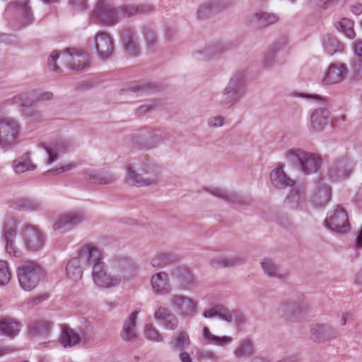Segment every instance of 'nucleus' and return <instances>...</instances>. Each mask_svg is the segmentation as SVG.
I'll return each instance as SVG.
<instances>
[{
	"label": "nucleus",
	"mask_w": 362,
	"mask_h": 362,
	"mask_svg": "<svg viewBox=\"0 0 362 362\" xmlns=\"http://www.w3.org/2000/svg\"><path fill=\"white\" fill-rule=\"evenodd\" d=\"M285 157L288 163L298 167L305 175L317 172L321 163L319 156L306 153L299 148L288 150Z\"/></svg>",
	"instance_id": "6"
},
{
	"label": "nucleus",
	"mask_w": 362,
	"mask_h": 362,
	"mask_svg": "<svg viewBox=\"0 0 362 362\" xmlns=\"http://www.w3.org/2000/svg\"><path fill=\"white\" fill-rule=\"evenodd\" d=\"M17 235V226L13 219L5 223L4 227V238L5 242H13Z\"/></svg>",
	"instance_id": "50"
},
{
	"label": "nucleus",
	"mask_w": 362,
	"mask_h": 362,
	"mask_svg": "<svg viewBox=\"0 0 362 362\" xmlns=\"http://www.w3.org/2000/svg\"><path fill=\"white\" fill-rule=\"evenodd\" d=\"M305 200V193L300 191L298 189L295 188L288 196L286 202L290 209H298L303 208Z\"/></svg>",
	"instance_id": "44"
},
{
	"label": "nucleus",
	"mask_w": 362,
	"mask_h": 362,
	"mask_svg": "<svg viewBox=\"0 0 362 362\" xmlns=\"http://www.w3.org/2000/svg\"><path fill=\"white\" fill-rule=\"evenodd\" d=\"M23 115L26 119L27 124L35 125L43 120V116L41 111L35 109H30L27 111H23Z\"/></svg>",
	"instance_id": "52"
},
{
	"label": "nucleus",
	"mask_w": 362,
	"mask_h": 362,
	"mask_svg": "<svg viewBox=\"0 0 362 362\" xmlns=\"http://www.w3.org/2000/svg\"><path fill=\"white\" fill-rule=\"evenodd\" d=\"M144 332L146 337L150 340L156 341H163V337L152 324H148L146 325Z\"/></svg>",
	"instance_id": "56"
},
{
	"label": "nucleus",
	"mask_w": 362,
	"mask_h": 362,
	"mask_svg": "<svg viewBox=\"0 0 362 362\" xmlns=\"http://www.w3.org/2000/svg\"><path fill=\"white\" fill-rule=\"evenodd\" d=\"M339 30L347 37L354 39L356 37V33L354 30V22L349 18H342L339 22Z\"/></svg>",
	"instance_id": "55"
},
{
	"label": "nucleus",
	"mask_w": 362,
	"mask_h": 362,
	"mask_svg": "<svg viewBox=\"0 0 362 362\" xmlns=\"http://www.w3.org/2000/svg\"><path fill=\"white\" fill-rule=\"evenodd\" d=\"M125 182L136 187L157 185L161 178L162 167L149 158H143L125 166Z\"/></svg>",
	"instance_id": "1"
},
{
	"label": "nucleus",
	"mask_w": 362,
	"mask_h": 362,
	"mask_svg": "<svg viewBox=\"0 0 362 362\" xmlns=\"http://www.w3.org/2000/svg\"><path fill=\"white\" fill-rule=\"evenodd\" d=\"M22 126L19 120L12 117H0V150L8 151L21 141Z\"/></svg>",
	"instance_id": "4"
},
{
	"label": "nucleus",
	"mask_w": 362,
	"mask_h": 362,
	"mask_svg": "<svg viewBox=\"0 0 362 362\" xmlns=\"http://www.w3.org/2000/svg\"><path fill=\"white\" fill-rule=\"evenodd\" d=\"M76 167V163H70L68 165L61 166L59 168H57L48 170L46 173V174H47V175H59L61 173L68 172V171L75 168Z\"/></svg>",
	"instance_id": "59"
},
{
	"label": "nucleus",
	"mask_w": 362,
	"mask_h": 362,
	"mask_svg": "<svg viewBox=\"0 0 362 362\" xmlns=\"http://www.w3.org/2000/svg\"><path fill=\"white\" fill-rule=\"evenodd\" d=\"M138 313L139 311L137 310L132 312L124 322L121 337L125 341H134L136 338V320Z\"/></svg>",
	"instance_id": "35"
},
{
	"label": "nucleus",
	"mask_w": 362,
	"mask_h": 362,
	"mask_svg": "<svg viewBox=\"0 0 362 362\" xmlns=\"http://www.w3.org/2000/svg\"><path fill=\"white\" fill-rule=\"evenodd\" d=\"M79 260L83 259L88 264L95 265L102 261V252L93 243H87L83 245L78 250Z\"/></svg>",
	"instance_id": "23"
},
{
	"label": "nucleus",
	"mask_w": 362,
	"mask_h": 362,
	"mask_svg": "<svg viewBox=\"0 0 362 362\" xmlns=\"http://www.w3.org/2000/svg\"><path fill=\"white\" fill-rule=\"evenodd\" d=\"M275 64V53L268 52L264 55L263 59V66L266 69H272Z\"/></svg>",
	"instance_id": "61"
},
{
	"label": "nucleus",
	"mask_w": 362,
	"mask_h": 362,
	"mask_svg": "<svg viewBox=\"0 0 362 362\" xmlns=\"http://www.w3.org/2000/svg\"><path fill=\"white\" fill-rule=\"evenodd\" d=\"M21 236L25 248L31 252L42 250L47 239L45 234L38 226L30 224L23 227Z\"/></svg>",
	"instance_id": "10"
},
{
	"label": "nucleus",
	"mask_w": 362,
	"mask_h": 362,
	"mask_svg": "<svg viewBox=\"0 0 362 362\" xmlns=\"http://www.w3.org/2000/svg\"><path fill=\"white\" fill-rule=\"evenodd\" d=\"M278 20V16L274 13L258 11L248 16L247 23L250 28L258 30L272 25Z\"/></svg>",
	"instance_id": "17"
},
{
	"label": "nucleus",
	"mask_w": 362,
	"mask_h": 362,
	"mask_svg": "<svg viewBox=\"0 0 362 362\" xmlns=\"http://www.w3.org/2000/svg\"><path fill=\"white\" fill-rule=\"evenodd\" d=\"M206 192L216 197L221 199H223L227 202L232 204H244L246 203L243 197L238 194L235 192H230L226 189L219 187H211L207 188Z\"/></svg>",
	"instance_id": "30"
},
{
	"label": "nucleus",
	"mask_w": 362,
	"mask_h": 362,
	"mask_svg": "<svg viewBox=\"0 0 362 362\" xmlns=\"http://www.w3.org/2000/svg\"><path fill=\"white\" fill-rule=\"evenodd\" d=\"M121 40L125 51L132 56L140 53V46L136 30L130 27L124 28L121 32Z\"/></svg>",
	"instance_id": "20"
},
{
	"label": "nucleus",
	"mask_w": 362,
	"mask_h": 362,
	"mask_svg": "<svg viewBox=\"0 0 362 362\" xmlns=\"http://www.w3.org/2000/svg\"><path fill=\"white\" fill-rule=\"evenodd\" d=\"M69 4L73 9L80 11L86 7L87 0H69Z\"/></svg>",
	"instance_id": "63"
},
{
	"label": "nucleus",
	"mask_w": 362,
	"mask_h": 362,
	"mask_svg": "<svg viewBox=\"0 0 362 362\" xmlns=\"http://www.w3.org/2000/svg\"><path fill=\"white\" fill-rule=\"evenodd\" d=\"M8 11L21 15L26 23L33 18L32 8L29 0H15L11 1L7 7Z\"/></svg>",
	"instance_id": "33"
},
{
	"label": "nucleus",
	"mask_w": 362,
	"mask_h": 362,
	"mask_svg": "<svg viewBox=\"0 0 362 362\" xmlns=\"http://www.w3.org/2000/svg\"><path fill=\"white\" fill-rule=\"evenodd\" d=\"M6 251L12 257H20L22 255L21 250L16 247L15 241L6 242Z\"/></svg>",
	"instance_id": "58"
},
{
	"label": "nucleus",
	"mask_w": 362,
	"mask_h": 362,
	"mask_svg": "<svg viewBox=\"0 0 362 362\" xmlns=\"http://www.w3.org/2000/svg\"><path fill=\"white\" fill-rule=\"evenodd\" d=\"M113 1L98 0L91 13L92 19L105 25H114L120 18H126V4L115 6Z\"/></svg>",
	"instance_id": "3"
},
{
	"label": "nucleus",
	"mask_w": 362,
	"mask_h": 362,
	"mask_svg": "<svg viewBox=\"0 0 362 362\" xmlns=\"http://www.w3.org/2000/svg\"><path fill=\"white\" fill-rule=\"evenodd\" d=\"M180 282L181 287L186 290L191 289L198 284V281L192 272L185 267H178L173 273Z\"/></svg>",
	"instance_id": "31"
},
{
	"label": "nucleus",
	"mask_w": 362,
	"mask_h": 362,
	"mask_svg": "<svg viewBox=\"0 0 362 362\" xmlns=\"http://www.w3.org/2000/svg\"><path fill=\"white\" fill-rule=\"evenodd\" d=\"M52 323L46 320L31 321L28 325V331L32 337H46L51 332Z\"/></svg>",
	"instance_id": "29"
},
{
	"label": "nucleus",
	"mask_w": 362,
	"mask_h": 362,
	"mask_svg": "<svg viewBox=\"0 0 362 362\" xmlns=\"http://www.w3.org/2000/svg\"><path fill=\"white\" fill-rule=\"evenodd\" d=\"M348 73L346 66L341 63H332L329 65L323 82L326 84H335L341 82Z\"/></svg>",
	"instance_id": "24"
},
{
	"label": "nucleus",
	"mask_w": 362,
	"mask_h": 362,
	"mask_svg": "<svg viewBox=\"0 0 362 362\" xmlns=\"http://www.w3.org/2000/svg\"><path fill=\"white\" fill-rule=\"evenodd\" d=\"M311 125L315 131H321L329 122V111L326 107L317 108L310 117Z\"/></svg>",
	"instance_id": "36"
},
{
	"label": "nucleus",
	"mask_w": 362,
	"mask_h": 362,
	"mask_svg": "<svg viewBox=\"0 0 362 362\" xmlns=\"http://www.w3.org/2000/svg\"><path fill=\"white\" fill-rule=\"evenodd\" d=\"M169 305L181 317L191 318L197 312V303L185 295L173 294L169 298Z\"/></svg>",
	"instance_id": "11"
},
{
	"label": "nucleus",
	"mask_w": 362,
	"mask_h": 362,
	"mask_svg": "<svg viewBox=\"0 0 362 362\" xmlns=\"http://www.w3.org/2000/svg\"><path fill=\"white\" fill-rule=\"evenodd\" d=\"M83 268L81 265L79 258L70 259L66 266V274L68 279L73 281H78L82 279Z\"/></svg>",
	"instance_id": "39"
},
{
	"label": "nucleus",
	"mask_w": 362,
	"mask_h": 362,
	"mask_svg": "<svg viewBox=\"0 0 362 362\" xmlns=\"http://www.w3.org/2000/svg\"><path fill=\"white\" fill-rule=\"evenodd\" d=\"M325 226L336 233H346L350 229L349 217L345 209L339 205L335 206L327 214Z\"/></svg>",
	"instance_id": "7"
},
{
	"label": "nucleus",
	"mask_w": 362,
	"mask_h": 362,
	"mask_svg": "<svg viewBox=\"0 0 362 362\" xmlns=\"http://www.w3.org/2000/svg\"><path fill=\"white\" fill-rule=\"evenodd\" d=\"M337 336L336 331L331 327L317 324L312 327L310 329V337L314 341L322 342L335 338Z\"/></svg>",
	"instance_id": "28"
},
{
	"label": "nucleus",
	"mask_w": 362,
	"mask_h": 362,
	"mask_svg": "<svg viewBox=\"0 0 362 362\" xmlns=\"http://www.w3.org/2000/svg\"><path fill=\"white\" fill-rule=\"evenodd\" d=\"M22 327V324L13 318H6L0 320V334L13 338L18 334Z\"/></svg>",
	"instance_id": "37"
},
{
	"label": "nucleus",
	"mask_w": 362,
	"mask_h": 362,
	"mask_svg": "<svg viewBox=\"0 0 362 362\" xmlns=\"http://www.w3.org/2000/svg\"><path fill=\"white\" fill-rule=\"evenodd\" d=\"M285 165L278 163L270 173V181L273 187L276 189H284L293 187L295 181L287 175L284 171Z\"/></svg>",
	"instance_id": "21"
},
{
	"label": "nucleus",
	"mask_w": 362,
	"mask_h": 362,
	"mask_svg": "<svg viewBox=\"0 0 362 362\" xmlns=\"http://www.w3.org/2000/svg\"><path fill=\"white\" fill-rule=\"evenodd\" d=\"M225 118L222 116L211 117L208 119V125L210 127H220L223 125Z\"/></svg>",
	"instance_id": "62"
},
{
	"label": "nucleus",
	"mask_w": 362,
	"mask_h": 362,
	"mask_svg": "<svg viewBox=\"0 0 362 362\" xmlns=\"http://www.w3.org/2000/svg\"><path fill=\"white\" fill-rule=\"evenodd\" d=\"M57 59L73 71H83L89 66L88 55L81 49L66 48L64 52L54 50L52 52L48 58V66L55 72H60Z\"/></svg>",
	"instance_id": "2"
},
{
	"label": "nucleus",
	"mask_w": 362,
	"mask_h": 362,
	"mask_svg": "<svg viewBox=\"0 0 362 362\" xmlns=\"http://www.w3.org/2000/svg\"><path fill=\"white\" fill-rule=\"evenodd\" d=\"M84 220V213L81 211H72L60 214L56 218L53 229L64 233L71 230Z\"/></svg>",
	"instance_id": "14"
},
{
	"label": "nucleus",
	"mask_w": 362,
	"mask_h": 362,
	"mask_svg": "<svg viewBox=\"0 0 362 362\" xmlns=\"http://www.w3.org/2000/svg\"><path fill=\"white\" fill-rule=\"evenodd\" d=\"M352 163L347 158L336 160L329 170V175L333 180L347 178L352 173Z\"/></svg>",
	"instance_id": "18"
},
{
	"label": "nucleus",
	"mask_w": 362,
	"mask_h": 362,
	"mask_svg": "<svg viewBox=\"0 0 362 362\" xmlns=\"http://www.w3.org/2000/svg\"><path fill=\"white\" fill-rule=\"evenodd\" d=\"M92 279L94 284L101 288L116 287L122 283L121 276L115 275L111 270L108 271V267L104 262L93 266Z\"/></svg>",
	"instance_id": "8"
},
{
	"label": "nucleus",
	"mask_w": 362,
	"mask_h": 362,
	"mask_svg": "<svg viewBox=\"0 0 362 362\" xmlns=\"http://www.w3.org/2000/svg\"><path fill=\"white\" fill-rule=\"evenodd\" d=\"M297 95L299 97L305 98L315 101L318 103H324L325 101V98H322L321 96H320L318 95L300 93V94H298Z\"/></svg>",
	"instance_id": "64"
},
{
	"label": "nucleus",
	"mask_w": 362,
	"mask_h": 362,
	"mask_svg": "<svg viewBox=\"0 0 362 362\" xmlns=\"http://www.w3.org/2000/svg\"><path fill=\"white\" fill-rule=\"evenodd\" d=\"M245 259L242 257L232 256L227 257L224 255H217L212 257L209 262V264L212 268H226L233 267L236 265L243 264Z\"/></svg>",
	"instance_id": "34"
},
{
	"label": "nucleus",
	"mask_w": 362,
	"mask_h": 362,
	"mask_svg": "<svg viewBox=\"0 0 362 362\" xmlns=\"http://www.w3.org/2000/svg\"><path fill=\"white\" fill-rule=\"evenodd\" d=\"M205 318L219 317L227 322H235L240 325L245 322L244 315L238 310H229L222 305H216L214 307L204 312Z\"/></svg>",
	"instance_id": "13"
},
{
	"label": "nucleus",
	"mask_w": 362,
	"mask_h": 362,
	"mask_svg": "<svg viewBox=\"0 0 362 362\" xmlns=\"http://www.w3.org/2000/svg\"><path fill=\"white\" fill-rule=\"evenodd\" d=\"M306 306L301 302L295 300L281 301L277 308L278 315L286 319L298 317L302 313L305 312Z\"/></svg>",
	"instance_id": "22"
},
{
	"label": "nucleus",
	"mask_w": 362,
	"mask_h": 362,
	"mask_svg": "<svg viewBox=\"0 0 362 362\" xmlns=\"http://www.w3.org/2000/svg\"><path fill=\"white\" fill-rule=\"evenodd\" d=\"M190 339L188 334L186 332H181L171 341L170 344L174 350L184 351V349L188 347L190 344Z\"/></svg>",
	"instance_id": "48"
},
{
	"label": "nucleus",
	"mask_w": 362,
	"mask_h": 362,
	"mask_svg": "<svg viewBox=\"0 0 362 362\" xmlns=\"http://www.w3.org/2000/svg\"><path fill=\"white\" fill-rule=\"evenodd\" d=\"M151 286L153 292L158 295H166L172 290L169 276L165 272H157L152 275Z\"/></svg>",
	"instance_id": "25"
},
{
	"label": "nucleus",
	"mask_w": 362,
	"mask_h": 362,
	"mask_svg": "<svg viewBox=\"0 0 362 362\" xmlns=\"http://www.w3.org/2000/svg\"><path fill=\"white\" fill-rule=\"evenodd\" d=\"M203 336L205 339H207L209 342L221 346L230 344L233 340L230 337H218L212 334L207 327L203 328Z\"/></svg>",
	"instance_id": "49"
},
{
	"label": "nucleus",
	"mask_w": 362,
	"mask_h": 362,
	"mask_svg": "<svg viewBox=\"0 0 362 362\" xmlns=\"http://www.w3.org/2000/svg\"><path fill=\"white\" fill-rule=\"evenodd\" d=\"M234 3V0H208L198 8L197 11V18L199 19L206 18L211 13L230 8Z\"/></svg>",
	"instance_id": "15"
},
{
	"label": "nucleus",
	"mask_w": 362,
	"mask_h": 362,
	"mask_svg": "<svg viewBox=\"0 0 362 362\" xmlns=\"http://www.w3.org/2000/svg\"><path fill=\"white\" fill-rule=\"evenodd\" d=\"M226 49V47L222 43H216L209 46L205 49L202 51L201 54L204 56V59H208L213 58Z\"/></svg>",
	"instance_id": "54"
},
{
	"label": "nucleus",
	"mask_w": 362,
	"mask_h": 362,
	"mask_svg": "<svg viewBox=\"0 0 362 362\" xmlns=\"http://www.w3.org/2000/svg\"><path fill=\"white\" fill-rule=\"evenodd\" d=\"M255 351L253 342L248 339H244L234 350V356L237 358H249L254 354Z\"/></svg>",
	"instance_id": "42"
},
{
	"label": "nucleus",
	"mask_w": 362,
	"mask_h": 362,
	"mask_svg": "<svg viewBox=\"0 0 362 362\" xmlns=\"http://www.w3.org/2000/svg\"><path fill=\"white\" fill-rule=\"evenodd\" d=\"M13 168L16 173L21 174L28 170H34L36 165L33 163L30 153L26 152L13 161Z\"/></svg>",
	"instance_id": "40"
},
{
	"label": "nucleus",
	"mask_w": 362,
	"mask_h": 362,
	"mask_svg": "<svg viewBox=\"0 0 362 362\" xmlns=\"http://www.w3.org/2000/svg\"><path fill=\"white\" fill-rule=\"evenodd\" d=\"M95 49L102 59L110 58L114 53V44L112 37L105 32L98 33L95 39Z\"/></svg>",
	"instance_id": "19"
},
{
	"label": "nucleus",
	"mask_w": 362,
	"mask_h": 362,
	"mask_svg": "<svg viewBox=\"0 0 362 362\" xmlns=\"http://www.w3.org/2000/svg\"><path fill=\"white\" fill-rule=\"evenodd\" d=\"M86 180L97 185H111L117 180V176L112 172H96L88 170L83 172Z\"/></svg>",
	"instance_id": "27"
},
{
	"label": "nucleus",
	"mask_w": 362,
	"mask_h": 362,
	"mask_svg": "<svg viewBox=\"0 0 362 362\" xmlns=\"http://www.w3.org/2000/svg\"><path fill=\"white\" fill-rule=\"evenodd\" d=\"M53 98V93L50 91L42 92L35 90L36 103L50 100Z\"/></svg>",
	"instance_id": "60"
},
{
	"label": "nucleus",
	"mask_w": 362,
	"mask_h": 362,
	"mask_svg": "<svg viewBox=\"0 0 362 362\" xmlns=\"http://www.w3.org/2000/svg\"><path fill=\"white\" fill-rule=\"evenodd\" d=\"M74 141L68 139H60L55 141L53 145L44 144L43 148L48 155L47 164H51L56 161L59 153H64L70 151L74 147Z\"/></svg>",
	"instance_id": "16"
},
{
	"label": "nucleus",
	"mask_w": 362,
	"mask_h": 362,
	"mask_svg": "<svg viewBox=\"0 0 362 362\" xmlns=\"http://www.w3.org/2000/svg\"><path fill=\"white\" fill-rule=\"evenodd\" d=\"M110 269L115 274L121 276V282L124 281L127 276L132 275L136 269L135 262L130 257L122 255H115L108 259Z\"/></svg>",
	"instance_id": "12"
},
{
	"label": "nucleus",
	"mask_w": 362,
	"mask_h": 362,
	"mask_svg": "<svg viewBox=\"0 0 362 362\" xmlns=\"http://www.w3.org/2000/svg\"><path fill=\"white\" fill-rule=\"evenodd\" d=\"M245 72L238 71L230 79L223 90L220 103L225 107H231L240 98L239 91L243 88L245 81Z\"/></svg>",
	"instance_id": "9"
},
{
	"label": "nucleus",
	"mask_w": 362,
	"mask_h": 362,
	"mask_svg": "<svg viewBox=\"0 0 362 362\" xmlns=\"http://www.w3.org/2000/svg\"><path fill=\"white\" fill-rule=\"evenodd\" d=\"M43 274L42 267L35 261H26L17 269L19 285L25 291H31L36 288Z\"/></svg>",
	"instance_id": "5"
},
{
	"label": "nucleus",
	"mask_w": 362,
	"mask_h": 362,
	"mask_svg": "<svg viewBox=\"0 0 362 362\" xmlns=\"http://www.w3.org/2000/svg\"><path fill=\"white\" fill-rule=\"evenodd\" d=\"M261 267L269 277H280L278 266L270 259H264L261 262Z\"/></svg>",
	"instance_id": "51"
},
{
	"label": "nucleus",
	"mask_w": 362,
	"mask_h": 362,
	"mask_svg": "<svg viewBox=\"0 0 362 362\" xmlns=\"http://www.w3.org/2000/svg\"><path fill=\"white\" fill-rule=\"evenodd\" d=\"M81 342L79 334L70 327L63 325L61 328L59 343L64 348H71Z\"/></svg>",
	"instance_id": "32"
},
{
	"label": "nucleus",
	"mask_w": 362,
	"mask_h": 362,
	"mask_svg": "<svg viewBox=\"0 0 362 362\" xmlns=\"http://www.w3.org/2000/svg\"><path fill=\"white\" fill-rule=\"evenodd\" d=\"M13 103L22 107H29L36 103L35 90H30L15 95L13 99Z\"/></svg>",
	"instance_id": "43"
},
{
	"label": "nucleus",
	"mask_w": 362,
	"mask_h": 362,
	"mask_svg": "<svg viewBox=\"0 0 362 362\" xmlns=\"http://www.w3.org/2000/svg\"><path fill=\"white\" fill-rule=\"evenodd\" d=\"M155 6L150 3L126 4V18L137 15H148L155 11Z\"/></svg>",
	"instance_id": "38"
},
{
	"label": "nucleus",
	"mask_w": 362,
	"mask_h": 362,
	"mask_svg": "<svg viewBox=\"0 0 362 362\" xmlns=\"http://www.w3.org/2000/svg\"><path fill=\"white\" fill-rule=\"evenodd\" d=\"M178 259V256L173 252H160L151 258V264L153 267H164Z\"/></svg>",
	"instance_id": "41"
},
{
	"label": "nucleus",
	"mask_w": 362,
	"mask_h": 362,
	"mask_svg": "<svg viewBox=\"0 0 362 362\" xmlns=\"http://www.w3.org/2000/svg\"><path fill=\"white\" fill-rule=\"evenodd\" d=\"M323 47L325 51L329 54L341 52L344 49V46L339 40L335 36L329 34L325 37Z\"/></svg>",
	"instance_id": "46"
},
{
	"label": "nucleus",
	"mask_w": 362,
	"mask_h": 362,
	"mask_svg": "<svg viewBox=\"0 0 362 362\" xmlns=\"http://www.w3.org/2000/svg\"><path fill=\"white\" fill-rule=\"evenodd\" d=\"M331 199L330 188L325 185H320L315 192L313 200L316 205L320 206L327 204Z\"/></svg>",
	"instance_id": "47"
},
{
	"label": "nucleus",
	"mask_w": 362,
	"mask_h": 362,
	"mask_svg": "<svg viewBox=\"0 0 362 362\" xmlns=\"http://www.w3.org/2000/svg\"><path fill=\"white\" fill-rule=\"evenodd\" d=\"M22 206L25 210L38 211L42 209L41 203L32 199H25L23 201Z\"/></svg>",
	"instance_id": "57"
},
{
	"label": "nucleus",
	"mask_w": 362,
	"mask_h": 362,
	"mask_svg": "<svg viewBox=\"0 0 362 362\" xmlns=\"http://www.w3.org/2000/svg\"><path fill=\"white\" fill-rule=\"evenodd\" d=\"M141 33L148 49H153L158 44L157 33L153 25L148 24L142 28Z\"/></svg>",
	"instance_id": "45"
},
{
	"label": "nucleus",
	"mask_w": 362,
	"mask_h": 362,
	"mask_svg": "<svg viewBox=\"0 0 362 362\" xmlns=\"http://www.w3.org/2000/svg\"><path fill=\"white\" fill-rule=\"evenodd\" d=\"M154 317L167 329L175 330L178 326V319L168 308L159 306L154 313Z\"/></svg>",
	"instance_id": "26"
},
{
	"label": "nucleus",
	"mask_w": 362,
	"mask_h": 362,
	"mask_svg": "<svg viewBox=\"0 0 362 362\" xmlns=\"http://www.w3.org/2000/svg\"><path fill=\"white\" fill-rule=\"evenodd\" d=\"M11 279V272L8 263L0 259V286H6Z\"/></svg>",
	"instance_id": "53"
}]
</instances>
